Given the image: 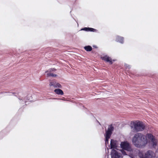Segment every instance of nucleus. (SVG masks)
Here are the masks:
<instances>
[{
  "instance_id": "nucleus-1",
  "label": "nucleus",
  "mask_w": 158,
  "mask_h": 158,
  "mask_svg": "<svg viewBox=\"0 0 158 158\" xmlns=\"http://www.w3.org/2000/svg\"><path fill=\"white\" fill-rule=\"evenodd\" d=\"M147 138L151 141L153 147L155 148L157 146V141L151 133H148L145 136L141 133H137L133 137L132 142L135 147L140 148H143L148 143Z\"/></svg>"
},
{
  "instance_id": "nucleus-2",
  "label": "nucleus",
  "mask_w": 158,
  "mask_h": 158,
  "mask_svg": "<svg viewBox=\"0 0 158 158\" xmlns=\"http://www.w3.org/2000/svg\"><path fill=\"white\" fill-rule=\"evenodd\" d=\"M131 127L135 131H143L145 127V124L142 122H135L131 123Z\"/></svg>"
},
{
  "instance_id": "nucleus-3",
  "label": "nucleus",
  "mask_w": 158,
  "mask_h": 158,
  "mask_svg": "<svg viewBox=\"0 0 158 158\" xmlns=\"http://www.w3.org/2000/svg\"><path fill=\"white\" fill-rule=\"evenodd\" d=\"M139 156L140 158H154L155 154L152 151L148 150L144 154L142 152H139Z\"/></svg>"
},
{
  "instance_id": "nucleus-4",
  "label": "nucleus",
  "mask_w": 158,
  "mask_h": 158,
  "mask_svg": "<svg viewBox=\"0 0 158 158\" xmlns=\"http://www.w3.org/2000/svg\"><path fill=\"white\" fill-rule=\"evenodd\" d=\"M120 146L123 149L126 150L127 151L131 152L133 149L131 148L129 143L127 142H121L120 144Z\"/></svg>"
},
{
  "instance_id": "nucleus-5",
  "label": "nucleus",
  "mask_w": 158,
  "mask_h": 158,
  "mask_svg": "<svg viewBox=\"0 0 158 158\" xmlns=\"http://www.w3.org/2000/svg\"><path fill=\"white\" fill-rule=\"evenodd\" d=\"M114 130V127L112 124L108 126L107 130L106 131L105 133V138H106V139L110 138Z\"/></svg>"
},
{
  "instance_id": "nucleus-6",
  "label": "nucleus",
  "mask_w": 158,
  "mask_h": 158,
  "mask_svg": "<svg viewBox=\"0 0 158 158\" xmlns=\"http://www.w3.org/2000/svg\"><path fill=\"white\" fill-rule=\"evenodd\" d=\"M111 158H123L122 154L114 149L111 151Z\"/></svg>"
},
{
  "instance_id": "nucleus-7",
  "label": "nucleus",
  "mask_w": 158,
  "mask_h": 158,
  "mask_svg": "<svg viewBox=\"0 0 158 158\" xmlns=\"http://www.w3.org/2000/svg\"><path fill=\"white\" fill-rule=\"evenodd\" d=\"M117 141L116 140L113 139H111L110 140V146L111 148H116L117 147Z\"/></svg>"
},
{
  "instance_id": "nucleus-8",
  "label": "nucleus",
  "mask_w": 158,
  "mask_h": 158,
  "mask_svg": "<svg viewBox=\"0 0 158 158\" xmlns=\"http://www.w3.org/2000/svg\"><path fill=\"white\" fill-rule=\"evenodd\" d=\"M103 60L106 62H109L110 64L113 63V61L110 57L107 56H105L103 58Z\"/></svg>"
},
{
  "instance_id": "nucleus-9",
  "label": "nucleus",
  "mask_w": 158,
  "mask_h": 158,
  "mask_svg": "<svg viewBox=\"0 0 158 158\" xmlns=\"http://www.w3.org/2000/svg\"><path fill=\"white\" fill-rule=\"evenodd\" d=\"M116 41L121 44H123L124 42V38L119 36H117L116 38Z\"/></svg>"
},
{
  "instance_id": "nucleus-10",
  "label": "nucleus",
  "mask_w": 158,
  "mask_h": 158,
  "mask_svg": "<svg viewBox=\"0 0 158 158\" xmlns=\"http://www.w3.org/2000/svg\"><path fill=\"white\" fill-rule=\"evenodd\" d=\"M54 91L56 94L58 95H62L64 94L63 91L60 89H55Z\"/></svg>"
},
{
  "instance_id": "nucleus-11",
  "label": "nucleus",
  "mask_w": 158,
  "mask_h": 158,
  "mask_svg": "<svg viewBox=\"0 0 158 158\" xmlns=\"http://www.w3.org/2000/svg\"><path fill=\"white\" fill-rule=\"evenodd\" d=\"M84 49L87 52H90L92 51V48L90 46H87L84 47Z\"/></svg>"
},
{
  "instance_id": "nucleus-12",
  "label": "nucleus",
  "mask_w": 158,
  "mask_h": 158,
  "mask_svg": "<svg viewBox=\"0 0 158 158\" xmlns=\"http://www.w3.org/2000/svg\"><path fill=\"white\" fill-rule=\"evenodd\" d=\"M56 83V82L55 81H50L49 83V85L50 86H53L54 87H55Z\"/></svg>"
},
{
  "instance_id": "nucleus-13",
  "label": "nucleus",
  "mask_w": 158,
  "mask_h": 158,
  "mask_svg": "<svg viewBox=\"0 0 158 158\" xmlns=\"http://www.w3.org/2000/svg\"><path fill=\"white\" fill-rule=\"evenodd\" d=\"M48 76H52L53 77H56V75L54 74L51 73H47Z\"/></svg>"
},
{
  "instance_id": "nucleus-14",
  "label": "nucleus",
  "mask_w": 158,
  "mask_h": 158,
  "mask_svg": "<svg viewBox=\"0 0 158 158\" xmlns=\"http://www.w3.org/2000/svg\"><path fill=\"white\" fill-rule=\"evenodd\" d=\"M55 88H61V85L59 83H57L56 82L55 85Z\"/></svg>"
},
{
  "instance_id": "nucleus-15",
  "label": "nucleus",
  "mask_w": 158,
  "mask_h": 158,
  "mask_svg": "<svg viewBox=\"0 0 158 158\" xmlns=\"http://www.w3.org/2000/svg\"><path fill=\"white\" fill-rule=\"evenodd\" d=\"M89 27H85L82 28L81 31H89Z\"/></svg>"
},
{
  "instance_id": "nucleus-16",
  "label": "nucleus",
  "mask_w": 158,
  "mask_h": 158,
  "mask_svg": "<svg viewBox=\"0 0 158 158\" xmlns=\"http://www.w3.org/2000/svg\"><path fill=\"white\" fill-rule=\"evenodd\" d=\"M124 66L127 69H129L131 68L130 65L127 64H124Z\"/></svg>"
},
{
  "instance_id": "nucleus-17",
  "label": "nucleus",
  "mask_w": 158,
  "mask_h": 158,
  "mask_svg": "<svg viewBox=\"0 0 158 158\" xmlns=\"http://www.w3.org/2000/svg\"><path fill=\"white\" fill-rule=\"evenodd\" d=\"M89 31L94 32L96 29L93 28L89 27Z\"/></svg>"
},
{
  "instance_id": "nucleus-18",
  "label": "nucleus",
  "mask_w": 158,
  "mask_h": 158,
  "mask_svg": "<svg viewBox=\"0 0 158 158\" xmlns=\"http://www.w3.org/2000/svg\"><path fill=\"white\" fill-rule=\"evenodd\" d=\"M121 153H122V154L123 155H127V154H126V151H124V150H123V149L121 150Z\"/></svg>"
},
{
  "instance_id": "nucleus-19",
  "label": "nucleus",
  "mask_w": 158,
  "mask_h": 158,
  "mask_svg": "<svg viewBox=\"0 0 158 158\" xmlns=\"http://www.w3.org/2000/svg\"><path fill=\"white\" fill-rule=\"evenodd\" d=\"M109 139H106V138H105V142L106 144L108 143Z\"/></svg>"
},
{
  "instance_id": "nucleus-20",
  "label": "nucleus",
  "mask_w": 158,
  "mask_h": 158,
  "mask_svg": "<svg viewBox=\"0 0 158 158\" xmlns=\"http://www.w3.org/2000/svg\"><path fill=\"white\" fill-rule=\"evenodd\" d=\"M156 155H158L157 158H158V148L156 150Z\"/></svg>"
},
{
  "instance_id": "nucleus-21",
  "label": "nucleus",
  "mask_w": 158,
  "mask_h": 158,
  "mask_svg": "<svg viewBox=\"0 0 158 158\" xmlns=\"http://www.w3.org/2000/svg\"><path fill=\"white\" fill-rule=\"evenodd\" d=\"M54 70H56V69H54V68H52V69H49V71L51 72V71H54Z\"/></svg>"
},
{
  "instance_id": "nucleus-22",
  "label": "nucleus",
  "mask_w": 158,
  "mask_h": 158,
  "mask_svg": "<svg viewBox=\"0 0 158 158\" xmlns=\"http://www.w3.org/2000/svg\"><path fill=\"white\" fill-rule=\"evenodd\" d=\"M64 98H60V99H59L60 100H64Z\"/></svg>"
},
{
  "instance_id": "nucleus-23",
  "label": "nucleus",
  "mask_w": 158,
  "mask_h": 158,
  "mask_svg": "<svg viewBox=\"0 0 158 158\" xmlns=\"http://www.w3.org/2000/svg\"><path fill=\"white\" fill-rule=\"evenodd\" d=\"M93 47H94V48H97V46H96V45H94V46H93Z\"/></svg>"
},
{
  "instance_id": "nucleus-24",
  "label": "nucleus",
  "mask_w": 158,
  "mask_h": 158,
  "mask_svg": "<svg viewBox=\"0 0 158 158\" xmlns=\"http://www.w3.org/2000/svg\"><path fill=\"white\" fill-rule=\"evenodd\" d=\"M24 103L25 102V101H24Z\"/></svg>"
},
{
  "instance_id": "nucleus-25",
  "label": "nucleus",
  "mask_w": 158,
  "mask_h": 158,
  "mask_svg": "<svg viewBox=\"0 0 158 158\" xmlns=\"http://www.w3.org/2000/svg\"><path fill=\"white\" fill-rule=\"evenodd\" d=\"M131 158H134L133 157H131Z\"/></svg>"
}]
</instances>
